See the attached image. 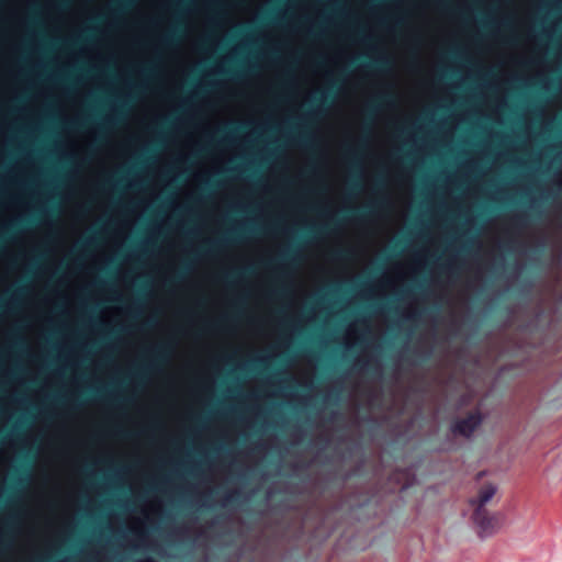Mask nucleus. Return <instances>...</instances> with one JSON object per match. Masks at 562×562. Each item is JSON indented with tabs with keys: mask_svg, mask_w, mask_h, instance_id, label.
I'll return each mask as SVG.
<instances>
[{
	"mask_svg": "<svg viewBox=\"0 0 562 562\" xmlns=\"http://www.w3.org/2000/svg\"><path fill=\"white\" fill-rule=\"evenodd\" d=\"M495 493L496 487L493 484H485L480 488L477 497L470 499V505L474 509L472 518L482 537L491 536L499 526L498 516L490 514L485 508Z\"/></svg>",
	"mask_w": 562,
	"mask_h": 562,
	"instance_id": "nucleus-1",
	"label": "nucleus"
},
{
	"mask_svg": "<svg viewBox=\"0 0 562 562\" xmlns=\"http://www.w3.org/2000/svg\"><path fill=\"white\" fill-rule=\"evenodd\" d=\"M171 345L162 342L154 347L148 353V361L135 370V376L142 378L147 370L156 369L164 364L171 355Z\"/></svg>",
	"mask_w": 562,
	"mask_h": 562,
	"instance_id": "nucleus-2",
	"label": "nucleus"
},
{
	"mask_svg": "<svg viewBox=\"0 0 562 562\" xmlns=\"http://www.w3.org/2000/svg\"><path fill=\"white\" fill-rule=\"evenodd\" d=\"M483 416L480 411L469 413L464 418H458L452 422L450 429L454 435L470 438L481 426Z\"/></svg>",
	"mask_w": 562,
	"mask_h": 562,
	"instance_id": "nucleus-3",
	"label": "nucleus"
},
{
	"mask_svg": "<svg viewBox=\"0 0 562 562\" xmlns=\"http://www.w3.org/2000/svg\"><path fill=\"white\" fill-rule=\"evenodd\" d=\"M252 232V229H247V233ZM246 234V231H233L226 234L224 237L215 240H211L205 243V245L201 248V254H214L218 251L226 244L240 240Z\"/></svg>",
	"mask_w": 562,
	"mask_h": 562,
	"instance_id": "nucleus-4",
	"label": "nucleus"
},
{
	"mask_svg": "<svg viewBox=\"0 0 562 562\" xmlns=\"http://www.w3.org/2000/svg\"><path fill=\"white\" fill-rule=\"evenodd\" d=\"M246 127L241 123H229L217 131V134L212 138V145H220L228 142L235 134Z\"/></svg>",
	"mask_w": 562,
	"mask_h": 562,
	"instance_id": "nucleus-5",
	"label": "nucleus"
},
{
	"mask_svg": "<svg viewBox=\"0 0 562 562\" xmlns=\"http://www.w3.org/2000/svg\"><path fill=\"white\" fill-rule=\"evenodd\" d=\"M385 204V201L382 199L375 200L373 203L364 205L360 209H352L346 211L345 215L357 218V220H363L369 214H371L375 209L382 207Z\"/></svg>",
	"mask_w": 562,
	"mask_h": 562,
	"instance_id": "nucleus-6",
	"label": "nucleus"
},
{
	"mask_svg": "<svg viewBox=\"0 0 562 562\" xmlns=\"http://www.w3.org/2000/svg\"><path fill=\"white\" fill-rule=\"evenodd\" d=\"M252 267H246L241 269H234L223 276V280L225 283L233 285L237 281L245 279L254 273Z\"/></svg>",
	"mask_w": 562,
	"mask_h": 562,
	"instance_id": "nucleus-7",
	"label": "nucleus"
},
{
	"mask_svg": "<svg viewBox=\"0 0 562 562\" xmlns=\"http://www.w3.org/2000/svg\"><path fill=\"white\" fill-rule=\"evenodd\" d=\"M296 250L294 247H290L282 251L279 257L274 260L266 262L267 266H278L279 263H290L295 260Z\"/></svg>",
	"mask_w": 562,
	"mask_h": 562,
	"instance_id": "nucleus-8",
	"label": "nucleus"
},
{
	"mask_svg": "<svg viewBox=\"0 0 562 562\" xmlns=\"http://www.w3.org/2000/svg\"><path fill=\"white\" fill-rule=\"evenodd\" d=\"M135 0H113L111 11L114 15L125 12L128 10Z\"/></svg>",
	"mask_w": 562,
	"mask_h": 562,
	"instance_id": "nucleus-9",
	"label": "nucleus"
},
{
	"mask_svg": "<svg viewBox=\"0 0 562 562\" xmlns=\"http://www.w3.org/2000/svg\"><path fill=\"white\" fill-rule=\"evenodd\" d=\"M393 100L392 95L386 93V94H381L379 97L375 98L374 101H372L369 106H368V111L370 113L372 112H375L376 109L381 105V104H387L390 103L391 101Z\"/></svg>",
	"mask_w": 562,
	"mask_h": 562,
	"instance_id": "nucleus-10",
	"label": "nucleus"
},
{
	"mask_svg": "<svg viewBox=\"0 0 562 562\" xmlns=\"http://www.w3.org/2000/svg\"><path fill=\"white\" fill-rule=\"evenodd\" d=\"M368 66L382 71V70L390 68L391 61L389 58H386L384 56H380V57L372 59L368 64Z\"/></svg>",
	"mask_w": 562,
	"mask_h": 562,
	"instance_id": "nucleus-11",
	"label": "nucleus"
},
{
	"mask_svg": "<svg viewBox=\"0 0 562 562\" xmlns=\"http://www.w3.org/2000/svg\"><path fill=\"white\" fill-rule=\"evenodd\" d=\"M334 89V85L326 91H322L314 98V102L317 104H325L328 100L333 101L334 94L331 93Z\"/></svg>",
	"mask_w": 562,
	"mask_h": 562,
	"instance_id": "nucleus-12",
	"label": "nucleus"
},
{
	"mask_svg": "<svg viewBox=\"0 0 562 562\" xmlns=\"http://www.w3.org/2000/svg\"><path fill=\"white\" fill-rule=\"evenodd\" d=\"M536 214H537V212H536L535 206H531V207H530V213H529V214H527V213H519V214H516V215L514 216V220H515V223H516L518 226H524V225L526 224V223H525L526 217H528V216L535 217V216H536Z\"/></svg>",
	"mask_w": 562,
	"mask_h": 562,
	"instance_id": "nucleus-13",
	"label": "nucleus"
},
{
	"mask_svg": "<svg viewBox=\"0 0 562 562\" xmlns=\"http://www.w3.org/2000/svg\"><path fill=\"white\" fill-rule=\"evenodd\" d=\"M240 498V492L239 491H232L224 495L223 497V505L227 504H235Z\"/></svg>",
	"mask_w": 562,
	"mask_h": 562,
	"instance_id": "nucleus-14",
	"label": "nucleus"
},
{
	"mask_svg": "<svg viewBox=\"0 0 562 562\" xmlns=\"http://www.w3.org/2000/svg\"><path fill=\"white\" fill-rule=\"evenodd\" d=\"M178 38V31L168 32L161 37V44L164 46H171Z\"/></svg>",
	"mask_w": 562,
	"mask_h": 562,
	"instance_id": "nucleus-15",
	"label": "nucleus"
},
{
	"mask_svg": "<svg viewBox=\"0 0 562 562\" xmlns=\"http://www.w3.org/2000/svg\"><path fill=\"white\" fill-rule=\"evenodd\" d=\"M97 241V236L95 235H91L89 237H86L85 239H82L78 245L77 247L79 249H85V248H88L92 245H94Z\"/></svg>",
	"mask_w": 562,
	"mask_h": 562,
	"instance_id": "nucleus-16",
	"label": "nucleus"
},
{
	"mask_svg": "<svg viewBox=\"0 0 562 562\" xmlns=\"http://www.w3.org/2000/svg\"><path fill=\"white\" fill-rule=\"evenodd\" d=\"M191 2H192V0H176V1L171 4V9H172L173 11H181V10H183L184 8H187Z\"/></svg>",
	"mask_w": 562,
	"mask_h": 562,
	"instance_id": "nucleus-17",
	"label": "nucleus"
},
{
	"mask_svg": "<svg viewBox=\"0 0 562 562\" xmlns=\"http://www.w3.org/2000/svg\"><path fill=\"white\" fill-rule=\"evenodd\" d=\"M188 271H189V265L188 263H183L181 266V268L176 272V274H175V277L172 278L171 281H180V280H182Z\"/></svg>",
	"mask_w": 562,
	"mask_h": 562,
	"instance_id": "nucleus-18",
	"label": "nucleus"
},
{
	"mask_svg": "<svg viewBox=\"0 0 562 562\" xmlns=\"http://www.w3.org/2000/svg\"><path fill=\"white\" fill-rule=\"evenodd\" d=\"M299 142L302 144V145H305V146H312L313 145V138L311 137L310 134L307 133H302L300 134L299 136Z\"/></svg>",
	"mask_w": 562,
	"mask_h": 562,
	"instance_id": "nucleus-19",
	"label": "nucleus"
},
{
	"mask_svg": "<svg viewBox=\"0 0 562 562\" xmlns=\"http://www.w3.org/2000/svg\"><path fill=\"white\" fill-rule=\"evenodd\" d=\"M339 218L336 217V218H333L330 222H328L326 225H324L323 227H321V231L322 232H331L338 224H339Z\"/></svg>",
	"mask_w": 562,
	"mask_h": 562,
	"instance_id": "nucleus-20",
	"label": "nucleus"
},
{
	"mask_svg": "<svg viewBox=\"0 0 562 562\" xmlns=\"http://www.w3.org/2000/svg\"><path fill=\"white\" fill-rule=\"evenodd\" d=\"M22 226V222H16V223H13L11 224L9 227H8V234H11V233H14L16 231H19Z\"/></svg>",
	"mask_w": 562,
	"mask_h": 562,
	"instance_id": "nucleus-21",
	"label": "nucleus"
},
{
	"mask_svg": "<svg viewBox=\"0 0 562 562\" xmlns=\"http://www.w3.org/2000/svg\"><path fill=\"white\" fill-rule=\"evenodd\" d=\"M361 368L367 369L368 371H373V364L370 361L362 362Z\"/></svg>",
	"mask_w": 562,
	"mask_h": 562,
	"instance_id": "nucleus-22",
	"label": "nucleus"
},
{
	"mask_svg": "<svg viewBox=\"0 0 562 562\" xmlns=\"http://www.w3.org/2000/svg\"><path fill=\"white\" fill-rule=\"evenodd\" d=\"M347 256V251L345 250H338L335 252V257L337 258H345Z\"/></svg>",
	"mask_w": 562,
	"mask_h": 562,
	"instance_id": "nucleus-23",
	"label": "nucleus"
},
{
	"mask_svg": "<svg viewBox=\"0 0 562 562\" xmlns=\"http://www.w3.org/2000/svg\"><path fill=\"white\" fill-rule=\"evenodd\" d=\"M350 188H351L352 190H355V189H359V188H360V186H359L358 181H351V182H350Z\"/></svg>",
	"mask_w": 562,
	"mask_h": 562,
	"instance_id": "nucleus-24",
	"label": "nucleus"
},
{
	"mask_svg": "<svg viewBox=\"0 0 562 562\" xmlns=\"http://www.w3.org/2000/svg\"><path fill=\"white\" fill-rule=\"evenodd\" d=\"M418 356H419V353L416 350H411L407 352V358L408 357H418Z\"/></svg>",
	"mask_w": 562,
	"mask_h": 562,
	"instance_id": "nucleus-25",
	"label": "nucleus"
},
{
	"mask_svg": "<svg viewBox=\"0 0 562 562\" xmlns=\"http://www.w3.org/2000/svg\"><path fill=\"white\" fill-rule=\"evenodd\" d=\"M86 124V121H80V122H74L71 125L72 126H77V127H81V126H85Z\"/></svg>",
	"mask_w": 562,
	"mask_h": 562,
	"instance_id": "nucleus-26",
	"label": "nucleus"
},
{
	"mask_svg": "<svg viewBox=\"0 0 562 562\" xmlns=\"http://www.w3.org/2000/svg\"><path fill=\"white\" fill-rule=\"evenodd\" d=\"M252 363L256 364V366H262V364H265V360L263 359H257Z\"/></svg>",
	"mask_w": 562,
	"mask_h": 562,
	"instance_id": "nucleus-27",
	"label": "nucleus"
},
{
	"mask_svg": "<svg viewBox=\"0 0 562 562\" xmlns=\"http://www.w3.org/2000/svg\"><path fill=\"white\" fill-rule=\"evenodd\" d=\"M440 7H441L442 9H445V10H450V7H449V5H448V3H447V2H445V1H441V2H440Z\"/></svg>",
	"mask_w": 562,
	"mask_h": 562,
	"instance_id": "nucleus-28",
	"label": "nucleus"
},
{
	"mask_svg": "<svg viewBox=\"0 0 562 562\" xmlns=\"http://www.w3.org/2000/svg\"><path fill=\"white\" fill-rule=\"evenodd\" d=\"M137 562H155V560L153 558L147 557V558L142 559V560L137 561Z\"/></svg>",
	"mask_w": 562,
	"mask_h": 562,
	"instance_id": "nucleus-29",
	"label": "nucleus"
},
{
	"mask_svg": "<svg viewBox=\"0 0 562 562\" xmlns=\"http://www.w3.org/2000/svg\"><path fill=\"white\" fill-rule=\"evenodd\" d=\"M382 184H383L382 180L380 178H378L376 181H375L376 188L381 187Z\"/></svg>",
	"mask_w": 562,
	"mask_h": 562,
	"instance_id": "nucleus-30",
	"label": "nucleus"
},
{
	"mask_svg": "<svg viewBox=\"0 0 562 562\" xmlns=\"http://www.w3.org/2000/svg\"><path fill=\"white\" fill-rule=\"evenodd\" d=\"M280 376H281V371H276L274 374H273V378L278 379Z\"/></svg>",
	"mask_w": 562,
	"mask_h": 562,
	"instance_id": "nucleus-31",
	"label": "nucleus"
},
{
	"mask_svg": "<svg viewBox=\"0 0 562 562\" xmlns=\"http://www.w3.org/2000/svg\"><path fill=\"white\" fill-rule=\"evenodd\" d=\"M119 434L123 437H127L130 434L125 432V431H119Z\"/></svg>",
	"mask_w": 562,
	"mask_h": 562,
	"instance_id": "nucleus-32",
	"label": "nucleus"
},
{
	"mask_svg": "<svg viewBox=\"0 0 562 562\" xmlns=\"http://www.w3.org/2000/svg\"><path fill=\"white\" fill-rule=\"evenodd\" d=\"M331 397H333L334 400H337V398H338V393H333V394H331Z\"/></svg>",
	"mask_w": 562,
	"mask_h": 562,
	"instance_id": "nucleus-33",
	"label": "nucleus"
},
{
	"mask_svg": "<svg viewBox=\"0 0 562 562\" xmlns=\"http://www.w3.org/2000/svg\"><path fill=\"white\" fill-rule=\"evenodd\" d=\"M168 124H169V121H165V122L162 123L161 127H165V126H167Z\"/></svg>",
	"mask_w": 562,
	"mask_h": 562,
	"instance_id": "nucleus-34",
	"label": "nucleus"
},
{
	"mask_svg": "<svg viewBox=\"0 0 562 562\" xmlns=\"http://www.w3.org/2000/svg\"><path fill=\"white\" fill-rule=\"evenodd\" d=\"M149 70H150V69H149V68H147V67L143 69V71H144L145 74L149 72Z\"/></svg>",
	"mask_w": 562,
	"mask_h": 562,
	"instance_id": "nucleus-35",
	"label": "nucleus"
},
{
	"mask_svg": "<svg viewBox=\"0 0 562 562\" xmlns=\"http://www.w3.org/2000/svg\"><path fill=\"white\" fill-rule=\"evenodd\" d=\"M116 121H117V117H115V119H111L109 122H110V123H114V122H116Z\"/></svg>",
	"mask_w": 562,
	"mask_h": 562,
	"instance_id": "nucleus-36",
	"label": "nucleus"
}]
</instances>
